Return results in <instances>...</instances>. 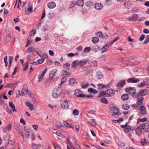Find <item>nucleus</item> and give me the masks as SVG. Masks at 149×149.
Masks as SVG:
<instances>
[{
    "label": "nucleus",
    "mask_w": 149,
    "mask_h": 149,
    "mask_svg": "<svg viewBox=\"0 0 149 149\" xmlns=\"http://www.w3.org/2000/svg\"><path fill=\"white\" fill-rule=\"evenodd\" d=\"M149 94V90L147 89H141L137 93L136 104L138 105H142L144 98L143 96Z\"/></svg>",
    "instance_id": "obj_1"
},
{
    "label": "nucleus",
    "mask_w": 149,
    "mask_h": 149,
    "mask_svg": "<svg viewBox=\"0 0 149 149\" xmlns=\"http://www.w3.org/2000/svg\"><path fill=\"white\" fill-rule=\"evenodd\" d=\"M62 93V89L60 87L54 88L52 92V95L54 98L58 97Z\"/></svg>",
    "instance_id": "obj_2"
},
{
    "label": "nucleus",
    "mask_w": 149,
    "mask_h": 149,
    "mask_svg": "<svg viewBox=\"0 0 149 149\" xmlns=\"http://www.w3.org/2000/svg\"><path fill=\"white\" fill-rule=\"evenodd\" d=\"M126 92L131 94L133 98H137L136 90L134 87H129L126 88L125 90Z\"/></svg>",
    "instance_id": "obj_3"
},
{
    "label": "nucleus",
    "mask_w": 149,
    "mask_h": 149,
    "mask_svg": "<svg viewBox=\"0 0 149 149\" xmlns=\"http://www.w3.org/2000/svg\"><path fill=\"white\" fill-rule=\"evenodd\" d=\"M57 69H54L50 71L49 72V78L52 80H54V77L55 76L57 72Z\"/></svg>",
    "instance_id": "obj_4"
},
{
    "label": "nucleus",
    "mask_w": 149,
    "mask_h": 149,
    "mask_svg": "<svg viewBox=\"0 0 149 149\" xmlns=\"http://www.w3.org/2000/svg\"><path fill=\"white\" fill-rule=\"evenodd\" d=\"M15 146L14 142L10 140L7 144H6L5 148L6 149H14Z\"/></svg>",
    "instance_id": "obj_5"
},
{
    "label": "nucleus",
    "mask_w": 149,
    "mask_h": 149,
    "mask_svg": "<svg viewBox=\"0 0 149 149\" xmlns=\"http://www.w3.org/2000/svg\"><path fill=\"white\" fill-rule=\"evenodd\" d=\"M27 88V85L26 84H24L22 90L20 92H19V95L21 96H24L25 95L24 92H25L26 93H27L28 91Z\"/></svg>",
    "instance_id": "obj_6"
},
{
    "label": "nucleus",
    "mask_w": 149,
    "mask_h": 149,
    "mask_svg": "<svg viewBox=\"0 0 149 149\" xmlns=\"http://www.w3.org/2000/svg\"><path fill=\"white\" fill-rule=\"evenodd\" d=\"M60 104L61 107L63 109H67L68 108L69 105L67 101L61 100L60 102Z\"/></svg>",
    "instance_id": "obj_7"
},
{
    "label": "nucleus",
    "mask_w": 149,
    "mask_h": 149,
    "mask_svg": "<svg viewBox=\"0 0 149 149\" xmlns=\"http://www.w3.org/2000/svg\"><path fill=\"white\" fill-rule=\"evenodd\" d=\"M115 93V91L112 89H109L106 91L107 97H111Z\"/></svg>",
    "instance_id": "obj_8"
},
{
    "label": "nucleus",
    "mask_w": 149,
    "mask_h": 149,
    "mask_svg": "<svg viewBox=\"0 0 149 149\" xmlns=\"http://www.w3.org/2000/svg\"><path fill=\"white\" fill-rule=\"evenodd\" d=\"M125 81H126L125 80H122L120 81L117 84V89H119L121 88L125 84Z\"/></svg>",
    "instance_id": "obj_9"
},
{
    "label": "nucleus",
    "mask_w": 149,
    "mask_h": 149,
    "mask_svg": "<svg viewBox=\"0 0 149 149\" xmlns=\"http://www.w3.org/2000/svg\"><path fill=\"white\" fill-rule=\"evenodd\" d=\"M96 35L99 37H102L104 39H106L108 37V35L106 34H103L101 31L96 32L95 33Z\"/></svg>",
    "instance_id": "obj_10"
},
{
    "label": "nucleus",
    "mask_w": 149,
    "mask_h": 149,
    "mask_svg": "<svg viewBox=\"0 0 149 149\" xmlns=\"http://www.w3.org/2000/svg\"><path fill=\"white\" fill-rule=\"evenodd\" d=\"M142 129L146 132H149V124L146 123H144L142 125Z\"/></svg>",
    "instance_id": "obj_11"
},
{
    "label": "nucleus",
    "mask_w": 149,
    "mask_h": 149,
    "mask_svg": "<svg viewBox=\"0 0 149 149\" xmlns=\"http://www.w3.org/2000/svg\"><path fill=\"white\" fill-rule=\"evenodd\" d=\"M139 81V79H136V78L134 77L130 78L127 80V82L128 83H137Z\"/></svg>",
    "instance_id": "obj_12"
},
{
    "label": "nucleus",
    "mask_w": 149,
    "mask_h": 149,
    "mask_svg": "<svg viewBox=\"0 0 149 149\" xmlns=\"http://www.w3.org/2000/svg\"><path fill=\"white\" fill-rule=\"evenodd\" d=\"M33 3L32 2H30L29 4V8H26L25 9V13L26 14H27L28 12H32V10H33L32 7Z\"/></svg>",
    "instance_id": "obj_13"
},
{
    "label": "nucleus",
    "mask_w": 149,
    "mask_h": 149,
    "mask_svg": "<svg viewBox=\"0 0 149 149\" xmlns=\"http://www.w3.org/2000/svg\"><path fill=\"white\" fill-rule=\"evenodd\" d=\"M138 18V15L137 14H134L132 15L129 17L128 19L129 20H132L134 21L136 20Z\"/></svg>",
    "instance_id": "obj_14"
},
{
    "label": "nucleus",
    "mask_w": 149,
    "mask_h": 149,
    "mask_svg": "<svg viewBox=\"0 0 149 149\" xmlns=\"http://www.w3.org/2000/svg\"><path fill=\"white\" fill-rule=\"evenodd\" d=\"M109 45H110L109 44H107L102 47L101 49V52L103 53L105 52H107L109 49Z\"/></svg>",
    "instance_id": "obj_15"
},
{
    "label": "nucleus",
    "mask_w": 149,
    "mask_h": 149,
    "mask_svg": "<svg viewBox=\"0 0 149 149\" xmlns=\"http://www.w3.org/2000/svg\"><path fill=\"white\" fill-rule=\"evenodd\" d=\"M140 111L141 114L145 115L146 114V107L144 106H141L140 108Z\"/></svg>",
    "instance_id": "obj_16"
},
{
    "label": "nucleus",
    "mask_w": 149,
    "mask_h": 149,
    "mask_svg": "<svg viewBox=\"0 0 149 149\" xmlns=\"http://www.w3.org/2000/svg\"><path fill=\"white\" fill-rule=\"evenodd\" d=\"M124 6L126 8L129 9L132 6V4L129 0L125 2L124 4Z\"/></svg>",
    "instance_id": "obj_17"
},
{
    "label": "nucleus",
    "mask_w": 149,
    "mask_h": 149,
    "mask_svg": "<svg viewBox=\"0 0 149 149\" xmlns=\"http://www.w3.org/2000/svg\"><path fill=\"white\" fill-rule=\"evenodd\" d=\"M136 134L139 136H140L142 133V129L140 126H138L135 129Z\"/></svg>",
    "instance_id": "obj_18"
},
{
    "label": "nucleus",
    "mask_w": 149,
    "mask_h": 149,
    "mask_svg": "<svg viewBox=\"0 0 149 149\" xmlns=\"http://www.w3.org/2000/svg\"><path fill=\"white\" fill-rule=\"evenodd\" d=\"M102 4L100 3H96L95 4V8L97 10L101 9L102 8Z\"/></svg>",
    "instance_id": "obj_19"
},
{
    "label": "nucleus",
    "mask_w": 149,
    "mask_h": 149,
    "mask_svg": "<svg viewBox=\"0 0 149 149\" xmlns=\"http://www.w3.org/2000/svg\"><path fill=\"white\" fill-rule=\"evenodd\" d=\"M56 6L55 3L54 2H50L47 4L48 7L49 8L52 9L55 7Z\"/></svg>",
    "instance_id": "obj_20"
},
{
    "label": "nucleus",
    "mask_w": 149,
    "mask_h": 149,
    "mask_svg": "<svg viewBox=\"0 0 149 149\" xmlns=\"http://www.w3.org/2000/svg\"><path fill=\"white\" fill-rule=\"evenodd\" d=\"M134 57L133 56H130L129 57H125L123 58H121L120 61H123L124 62L126 61H130L131 60L133 59Z\"/></svg>",
    "instance_id": "obj_21"
},
{
    "label": "nucleus",
    "mask_w": 149,
    "mask_h": 149,
    "mask_svg": "<svg viewBox=\"0 0 149 149\" xmlns=\"http://www.w3.org/2000/svg\"><path fill=\"white\" fill-rule=\"evenodd\" d=\"M103 74L102 73L99 71L97 72L96 74L95 78L97 79H99L102 78Z\"/></svg>",
    "instance_id": "obj_22"
},
{
    "label": "nucleus",
    "mask_w": 149,
    "mask_h": 149,
    "mask_svg": "<svg viewBox=\"0 0 149 149\" xmlns=\"http://www.w3.org/2000/svg\"><path fill=\"white\" fill-rule=\"evenodd\" d=\"M89 64L90 66L92 67H96L97 66V63L95 61H93L91 62H90Z\"/></svg>",
    "instance_id": "obj_23"
},
{
    "label": "nucleus",
    "mask_w": 149,
    "mask_h": 149,
    "mask_svg": "<svg viewBox=\"0 0 149 149\" xmlns=\"http://www.w3.org/2000/svg\"><path fill=\"white\" fill-rule=\"evenodd\" d=\"M75 4L79 6H82L84 5V1L83 0H78Z\"/></svg>",
    "instance_id": "obj_24"
},
{
    "label": "nucleus",
    "mask_w": 149,
    "mask_h": 149,
    "mask_svg": "<svg viewBox=\"0 0 149 149\" xmlns=\"http://www.w3.org/2000/svg\"><path fill=\"white\" fill-rule=\"evenodd\" d=\"M9 106L12 109V111L13 112L17 111V110L15 109V105L12 102L10 101L9 102Z\"/></svg>",
    "instance_id": "obj_25"
},
{
    "label": "nucleus",
    "mask_w": 149,
    "mask_h": 149,
    "mask_svg": "<svg viewBox=\"0 0 149 149\" xmlns=\"http://www.w3.org/2000/svg\"><path fill=\"white\" fill-rule=\"evenodd\" d=\"M12 36V35L10 33L7 35L6 37V40L7 42L9 43L10 42Z\"/></svg>",
    "instance_id": "obj_26"
},
{
    "label": "nucleus",
    "mask_w": 149,
    "mask_h": 149,
    "mask_svg": "<svg viewBox=\"0 0 149 149\" xmlns=\"http://www.w3.org/2000/svg\"><path fill=\"white\" fill-rule=\"evenodd\" d=\"M79 65V61H73L72 64V66L74 68H76Z\"/></svg>",
    "instance_id": "obj_27"
},
{
    "label": "nucleus",
    "mask_w": 149,
    "mask_h": 149,
    "mask_svg": "<svg viewBox=\"0 0 149 149\" xmlns=\"http://www.w3.org/2000/svg\"><path fill=\"white\" fill-rule=\"evenodd\" d=\"M62 74L63 77H69L70 76V73L69 72H68L65 70H64Z\"/></svg>",
    "instance_id": "obj_28"
},
{
    "label": "nucleus",
    "mask_w": 149,
    "mask_h": 149,
    "mask_svg": "<svg viewBox=\"0 0 149 149\" xmlns=\"http://www.w3.org/2000/svg\"><path fill=\"white\" fill-rule=\"evenodd\" d=\"M147 84L146 81H143L141 83H139L137 84V87L139 88H141L145 86Z\"/></svg>",
    "instance_id": "obj_29"
},
{
    "label": "nucleus",
    "mask_w": 149,
    "mask_h": 149,
    "mask_svg": "<svg viewBox=\"0 0 149 149\" xmlns=\"http://www.w3.org/2000/svg\"><path fill=\"white\" fill-rule=\"evenodd\" d=\"M89 85L88 83L85 81L83 82L81 84V86L83 88H86Z\"/></svg>",
    "instance_id": "obj_30"
},
{
    "label": "nucleus",
    "mask_w": 149,
    "mask_h": 149,
    "mask_svg": "<svg viewBox=\"0 0 149 149\" xmlns=\"http://www.w3.org/2000/svg\"><path fill=\"white\" fill-rule=\"evenodd\" d=\"M26 105L28 106L31 111H32L34 109V107L33 105L28 102L26 103Z\"/></svg>",
    "instance_id": "obj_31"
},
{
    "label": "nucleus",
    "mask_w": 149,
    "mask_h": 149,
    "mask_svg": "<svg viewBox=\"0 0 149 149\" xmlns=\"http://www.w3.org/2000/svg\"><path fill=\"white\" fill-rule=\"evenodd\" d=\"M24 131L26 137L27 138H29L30 134V132L29 130L26 129H24Z\"/></svg>",
    "instance_id": "obj_32"
},
{
    "label": "nucleus",
    "mask_w": 149,
    "mask_h": 149,
    "mask_svg": "<svg viewBox=\"0 0 149 149\" xmlns=\"http://www.w3.org/2000/svg\"><path fill=\"white\" fill-rule=\"evenodd\" d=\"M121 98L124 100H126L129 98V96L128 94H125L121 96Z\"/></svg>",
    "instance_id": "obj_33"
},
{
    "label": "nucleus",
    "mask_w": 149,
    "mask_h": 149,
    "mask_svg": "<svg viewBox=\"0 0 149 149\" xmlns=\"http://www.w3.org/2000/svg\"><path fill=\"white\" fill-rule=\"evenodd\" d=\"M89 125L91 126H95L96 125V123L95 122V119H91L90 121L88 122Z\"/></svg>",
    "instance_id": "obj_34"
},
{
    "label": "nucleus",
    "mask_w": 149,
    "mask_h": 149,
    "mask_svg": "<svg viewBox=\"0 0 149 149\" xmlns=\"http://www.w3.org/2000/svg\"><path fill=\"white\" fill-rule=\"evenodd\" d=\"M130 107V105L127 104H125L122 105V108L125 110H128Z\"/></svg>",
    "instance_id": "obj_35"
},
{
    "label": "nucleus",
    "mask_w": 149,
    "mask_h": 149,
    "mask_svg": "<svg viewBox=\"0 0 149 149\" xmlns=\"http://www.w3.org/2000/svg\"><path fill=\"white\" fill-rule=\"evenodd\" d=\"M99 41V39L97 37H93L92 38V41L93 43H97Z\"/></svg>",
    "instance_id": "obj_36"
},
{
    "label": "nucleus",
    "mask_w": 149,
    "mask_h": 149,
    "mask_svg": "<svg viewBox=\"0 0 149 149\" xmlns=\"http://www.w3.org/2000/svg\"><path fill=\"white\" fill-rule=\"evenodd\" d=\"M131 129V127L130 126L127 125L124 129V131L126 133H128Z\"/></svg>",
    "instance_id": "obj_37"
},
{
    "label": "nucleus",
    "mask_w": 149,
    "mask_h": 149,
    "mask_svg": "<svg viewBox=\"0 0 149 149\" xmlns=\"http://www.w3.org/2000/svg\"><path fill=\"white\" fill-rule=\"evenodd\" d=\"M69 84L73 85L76 83L75 79L74 78H72L69 80Z\"/></svg>",
    "instance_id": "obj_38"
},
{
    "label": "nucleus",
    "mask_w": 149,
    "mask_h": 149,
    "mask_svg": "<svg viewBox=\"0 0 149 149\" xmlns=\"http://www.w3.org/2000/svg\"><path fill=\"white\" fill-rule=\"evenodd\" d=\"M35 51V49L32 47H29L27 50V52L29 53L30 52H34Z\"/></svg>",
    "instance_id": "obj_39"
},
{
    "label": "nucleus",
    "mask_w": 149,
    "mask_h": 149,
    "mask_svg": "<svg viewBox=\"0 0 149 149\" xmlns=\"http://www.w3.org/2000/svg\"><path fill=\"white\" fill-rule=\"evenodd\" d=\"M32 148L33 149H37L40 147V144L36 145L35 143H32L31 145Z\"/></svg>",
    "instance_id": "obj_40"
},
{
    "label": "nucleus",
    "mask_w": 149,
    "mask_h": 149,
    "mask_svg": "<svg viewBox=\"0 0 149 149\" xmlns=\"http://www.w3.org/2000/svg\"><path fill=\"white\" fill-rule=\"evenodd\" d=\"M13 56H10L9 57V68H10L11 64L13 60Z\"/></svg>",
    "instance_id": "obj_41"
},
{
    "label": "nucleus",
    "mask_w": 149,
    "mask_h": 149,
    "mask_svg": "<svg viewBox=\"0 0 149 149\" xmlns=\"http://www.w3.org/2000/svg\"><path fill=\"white\" fill-rule=\"evenodd\" d=\"M107 96V94H106V92H105L104 91L100 92V95L97 97H102L104 96Z\"/></svg>",
    "instance_id": "obj_42"
},
{
    "label": "nucleus",
    "mask_w": 149,
    "mask_h": 149,
    "mask_svg": "<svg viewBox=\"0 0 149 149\" xmlns=\"http://www.w3.org/2000/svg\"><path fill=\"white\" fill-rule=\"evenodd\" d=\"M147 119L146 118L144 117L143 118L140 119H138L137 120V123L138 124H139L140 122H144L146 121Z\"/></svg>",
    "instance_id": "obj_43"
},
{
    "label": "nucleus",
    "mask_w": 149,
    "mask_h": 149,
    "mask_svg": "<svg viewBox=\"0 0 149 149\" xmlns=\"http://www.w3.org/2000/svg\"><path fill=\"white\" fill-rule=\"evenodd\" d=\"M70 66V65L68 63H67L63 65V68L66 70H68Z\"/></svg>",
    "instance_id": "obj_44"
},
{
    "label": "nucleus",
    "mask_w": 149,
    "mask_h": 149,
    "mask_svg": "<svg viewBox=\"0 0 149 149\" xmlns=\"http://www.w3.org/2000/svg\"><path fill=\"white\" fill-rule=\"evenodd\" d=\"M110 109L111 111L113 112L114 111H119V109L115 107L114 106H111L110 107Z\"/></svg>",
    "instance_id": "obj_45"
},
{
    "label": "nucleus",
    "mask_w": 149,
    "mask_h": 149,
    "mask_svg": "<svg viewBox=\"0 0 149 149\" xmlns=\"http://www.w3.org/2000/svg\"><path fill=\"white\" fill-rule=\"evenodd\" d=\"M85 4L86 6L89 7L92 6L93 4V3L91 1H88L85 3Z\"/></svg>",
    "instance_id": "obj_46"
},
{
    "label": "nucleus",
    "mask_w": 149,
    "mask_h": 149,
    "mask_svg": "<svg viewBox=\"0 0 149 149\" xmlns=\"http://www.w3.org/2000/svg\"><path fill=\"white\" fill-rule=\"evenodd\" d=\"M100 101H101L102 103L107 104L108 103V101L107 99L105 98H102L100 99Z\"/></svg>",
    "instance_id": "obj_47"
},
{
    "label": "nucleus",
    "mask_w": 149,
    "mask_h": 149,
    "mask_svg": "<svg viewBox=\"0 0 149 149\" xmlns=\"http://www.w3.org/2000/svg\"><path fill=\"white\" fill-rule=\"evenodd\" d=\"M49 29V26L48 24H46L45 25L43 28V31L45 32L47 31Z\"/></svg>",
    "instance_id": "obj_48"
},
{
    "label": "nucleus",
    "mask_w": 149,
    "mask_h": 149,
    "mask_svg": "<svg viewBox=\"0 0 149 149\" xmlns=\"http://www.w3.org/2000/svg\"><path fill=\"white\" fill-rule=\"evenodd\" d=\"M86 63L85 61L81 60L80 61H79V65L80 66H82L84 65Z\"/></svg>",
    "instance_id": "obj_49"
},
{
    "label": "nucleus",
    "mask_w": 149,
    "mask_h": 149,
    "mask_svg": "<svg viewBox=\"0 0 149 149\" xmlns=\"http://www.w3.org/2000/svg\"><path fill=\"white\" fill-rule=\"evenodd\" d=\"M44 76L42 74L39 75H38V82H41L43 79Z\"/></svg>",
    "instance_id": "obj_50"
},
{
    "label": "nucleus",
    "mask_w": 149,
    "mask_h": 149,
    "mask_svg": "<svg viewBox=\"0 0 149 149\" xmlns=\"http://www.w3.org/2000/svg\"><path fill=\"white\" fill-rule=\"evenodd\" d=\"M97 86L99 89H102L106 87V86L105 85H103L102 84H97Z\"/></svg>",
    "instance_id": "obj_51"
},
{
    "label": "nucleus",
    "mask_w": 149,
    "mask_h": 149,
    "mask_svg": "<svg viewBox=\"0 0 149 149\" xmlns=\"http://www.w3.org/2000/svg\"><path fill=\"white\" fill-rule=\"evenodd\" d=\"M149 42V35H147L144 41L145 44Z\"/></svg>",
    "instance_id": "obj_52"
},
{
    "label": "nucleus",
    "mask_w": 149,
    "mask_h": 149,
    "mask_svg": "<svg viewBox=\"0 0 149 149\" xmlns=\"http://www.w3.org/2000/svg\"><path fill=\"white\" fill-rule=\"evenodd\" d=\"M141 144L143 146L146 145L147 144L145 139H142L141 141Z\"/></svg>",
    "instance_id": "obj_53"
},
{
    "label": "nucleus",
    "mask_w": 149,
    "mask_h": 149,
    "mask_svg": "<svg viewBox=\"0 0 149 149\" xmlns=\"http://www.w3.org/2000/svg\"><path fill=\"white\" fill-rule=\"evenodd\" d=\"M91 50V48L90 47H85L84 50V52L86 53H87L90 52Z\"/></svg>",
    "instance_id": "obj_54"
},
{
    "label": "nucleus",
    "mask_w": 149,
    "mask_h": 149,
    "mask_svg": "<svg viewBox=\"0 0 149 149\" xmlns=\"http://www.w3.org/2000/svg\"><path fill=\"white\" fill-rule=\"evenodd\" d=\"M73 113L74 115H78L79 113V111L76 109H75L73 111Z\"/></svg>",
    "instance_id": "obj_55"
},
{
    "label": "nucleus",
    "mask_w": 149,
    "mask_h": 149,
    "mask_svg": "<svg viewBox=\"0 0 149 149\" xmlns=\"http://www.w3.org/2000/svg\"><path fill=\"white\" fill-rule=\"evenodd\" d=\"M36 33V30H32L30 32L29 34L30 36H32L35 35Z\"/></svg>",
    "instance_id": "obj_56"
},
{
    "label": "nucleus",
    "mask_w": 149,
    "mask_h": 149,
    "mask_svg": "<svg viewBox=\"0 0 149 149\" xmlns=\"http://www.w3.org/2000/svg\"><path fill=\"white\" fill-rule=\"evenodd\" d=\"M118 38L117 37L116 38H115L113 40H112L110 42L109 44L110 45V46L112 45V44L115 42L116 41V40L118 39Z\"/></svg>",
    "instance_id": "obj_57"
},
{
    "label": "nucleus",
    "mask_w": 149,
    "mask_h": 149,
    "mask_svg": "<svg viewBox=\"0 0 149 149\" xmlns=\"http://www.w3.org/2000/svg\"><path fill=\"white\" fill-rule=\"evenodd\" d=\"M6 127L8 130H10L12 127V125L10 123H9L8 125H7L6 126Z\"/></svg>",
    "instance_id": "obj_58"
},
{
    "label": "nucleus",
    "mask_w": 149,
    "mask_h": 149,
    "mask_svg": "<svg viewBox=\"0 0 149 149\" xmlns=\"http://www.w3.org/2000/svg\"><path fill=\"white\" fill-rule=\"evenodd\" d=\"M45 60V58H40L38 60V63L39 64H42L44 61Z\"/></svg>",
    "instance_id": "obj_59"
},
{
    "label": "nucleus",
    "mask_w": 149,
    "mask_h": 149,
    "mask_svg": "<svg viewBox=\"0 0 149 149\" xmlns=\"http://www.w3.org/2000/svg\"><path fill=\"white\" fill-rule=\"evenodd\" d=\"M118 145L120 146H125V143L121 141H119L118 142Z\"/></svg>",
    "instance_id": "obj_60"
},
{
    "label": "nucleus",
    "mask_w": 149,
    "mask_h": 149,
    "mask_svg": "<svg viewBox=\"0 0 149 149\" xmlns=\"http://www.w3.org/2000/svg\"><path fill=\"white\" fill-rule=\"evenodd\" d=\"M75 2H71L69 5V7L70 8H71L74 7L75 5Z\"/></svg>",
    "instance_id": "obj_61"
},
{
    "label": "nucleus",
    "mask_w": 149,
    "mask_h": 149,
    "mask_svg": "<svg viewBox=\"0 0 149 149\" xmlns=\"http://www.w3.org/2000/svg\"><path fill=\"white\" fill-rule=\"evenodd\" d=\"M67 80L66 77H64L61 79V82L60 84H62L64 83Z\"/></svg>",
    "instance_id": "obj_62"
},
{
    "label": "nucleus",
    "mask_w": 149,
    "mask_h": 149,
    "mask_svg": "<svg viewBox=\"0 0 149 149\" xmlns=\"http://www.w3.org/2000/svg\"><path fill=\"white\" fill-rule=\"evenodd\" d=\"M81 91H80L78 89L76 90L74 92V94L76 95L77 97V95H78V94H80L81 93Z\"/></svg>",
    "instance_id": "obj_63"
},
{
    "label": "nucleus",
    "mask_w": 149,
    "mask_h": 149,
    "mask_svg": "<svg viewBox=\"0 0 149 149\" xmlns=\"http://www.w3.org/2000/svg\"><path fill=\"white\" fill-rule=\"evenodd\" d=\"M32 42V40H31V39L28 40V39H27V44H26L25 47H27L28 45H30L31 43Z\"/></svg>",
    "instance_id": "obj_64"
}]
</instances>
